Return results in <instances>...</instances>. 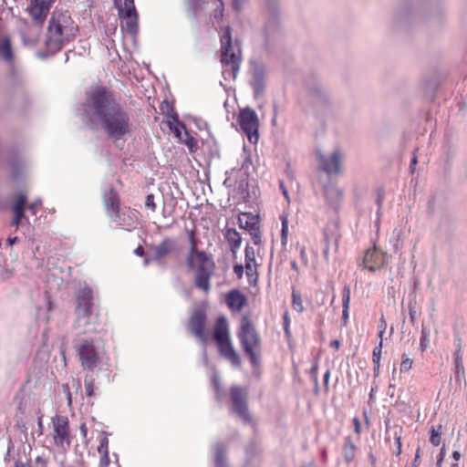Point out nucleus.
<instances>
[{
	"label": "nucleus",
	"instance_id": "obj_1",
	"mask_svg": "<svg viewBox=\"0 0 467 467\" xmlns=\"http://www.w3.org/2000/svg\"><path fill=\"white\" fill-rule=\"evenodd\" d=\"M83 120L91 128L101 129L114 142L126 140L131 133L129 111L103 87L93 88L83 104Z\"/></svg>",
	"mask_w": 467,
	"mask_h": 467
},
{
	"label": "nucleus",
	"instance_id": "obj_2",
	"mask_svg": "<svg viewBox=\"0 0 467 467\" xmlns=\"http://www.w3.org/2000/svg\"><path fill=\"white\" fill-rule=\"evenodd\" d=\"M78 26L67 12L55 11L49 20L46 47L48 52L54 54L70 42L76 36Z\"/></svg>",
	"mask_w": 467,
	"mask_h": 467
},
{
	"label": "nucleus",
	"instance_id": "obj_3",
	"mask_svg": "<svg viewBox=\"0 0 467 467\" xmlns=\"http://www.w3.org/2000/svg\"><path fill=\"white\" fill-rule=\"evenodd\" d=\"M191 248L186 259L189 269L196 267L195 286L205 293L211 289L210 279L215 267V264L211 256L203 251L196 249L195 242L192 236L190 238Z\"/></svg>",
	"mask_w": 467,
	"mask_h": 467
},
{
	"label": "nucleus",
	"instance_id": "obj_4",
	"mask_svg": "<svg viewBox=\"0 0 467 467\" xmlns=\"http://www.w3.org/2000/svg\"><path fill=\"white\" fill-rule=\"evenodd\" d=\"M53 2L54 0H30L27 10L32 17L33 24L29 26L26 21L23 20L24 26L20 29V35L25 45H34L39 39L43 25Z\"/></svg>",
	"mask_w": 467,
	"mask_h": 467
},
{
	"label": "nucleus",
	"instance_id": "obj_5",
	"mask_svg": "<svg viewBox=\"0 0 467 467\" xmlns=\"http://www.w3.org/2000/svg\"><path fill=\"white\" fill-rule=\"evenodd\" d=\"M242 61L241 47L238 42L233 43L231 27L225 26L221 36L222 75L225 81L234 80Z\"/></svg>",
	"mask_w": 467,
	"mask_h": 467
},
{
	"label": "nucleus",
	"instance_id": "obj_6",
	"mask_svg": "<svg viewBox=\"0 0 467 467\" xmlns=\"http://www.w3.org/2000/svg\"><path fill=\"white\" fill-rule=\"evenodd\" d=\"M237 337L244 352L249 358L252 367L258 368L261 364V339L248 317H242Z\"/></svg>",
	"mask_w": 467,
	"mask_h": 467
},
{
	"label": "nucleus",
	"instance_id": "obj_7",
	"mask_svg": "<svg viewBox=\"0 0 467 467\" xmlns=\"http://www.w3.org/2000/svg\"><path fill=\"white\" fill-rule=\"evenodd\" d=\"M74 348L84 370L93 371L106 358L104 348L94 339L78 338L75 341Z\"/></svg>",
	"mask_w": 467,
	"mask_h": 467
},
{
	"label": "nucleus",
	"instance_id": "obj_8",
	"mask_svg": "<svg viewBox=\"0 0 467 467\" xmlns=\"http://www.w3.org/2000/svg\"><path fill=\"white\" fill-rule=\"evenodd\" d=\"M213 338L221 357L227 359L234 368H239L241 366V358L239 353L234 348L231 340L228 322L226 317L223 316L219 317L216 320Z\"/></svg>",
	"mask_w": 467,
	"mask_h": 467
},
{
	"label": "nucleus",
	"instance_id": "obj_9",
	"mask_svg": "<svg viewBox=\"0 0 467 467\" xmlns=\"http://www.w3.org/2000/svg\"><path fill=\"white\" fill-rule=\"evenodd\" d=\"M240 130L246 135L248 140L255 144L258 141L259 119L256 112L251 108L240 110L237 118Z\"/></svg>",
	"mask_w": 467,
	"mask_h": 467
},
{
	"label": "nucleus",
	"instance_id": "obj_10",
	"mask_svg": "<svg viewBox=\"0 0 467 467\" xmlns=\"http://www.w3.org/2000/svg\"><path fill=\"white\" fill-rule=\"evenodd\" d=\"M52 429L54 444L62 450H67L71 445L68 419L66 416H54L52 418Z\"/></svg>",
	"mask_w": 467,
	"mask_h": 467
},
{
	"label": "nucleus",
	"instance_id": "obj_11",
	"mask_svg": "<svg viewBox=\"0 0 467 467\" xmlns=\"http://www.w3.org/2000/svg\"><path fill=\"white\" fill-rule=\"evenodd\" d=\"M119 16L121 19V29L134 36L138 32V13L134 0H124L123 6H119Z\"/></svg>",
	"mask_w": 467,
	"mask_h": 467
},
{
	"label": "nucleus",
	"instance_id": "obj_12",
	"mask_svg": "<svg viewBox=\"0 0 467 467\" xmlns=\"http://www.w3.org/2000/svg\"><path fill=\"white\" fill-rule=\"evenodd\" d=\"M232 411L237 414L244 421L250 422L251 417L247 408V391L239 386L231 388Z\"/></svg>",
	"mask_w": 467,
	"mask_h": 467
},
{
	"label": "nucleus",
	"instance_id": "obj_13",
	"mask_svg": "<svg viewBox=\"0 0 467 467\" xmlns=\"http://www.w3.org/2000/svg\"><path fill=\"white\" fill-rule=\"evenodd\" d=\"M104 202L109 216L112 221L117 222L119 225L130 230V227L135 226V222L126 223L125 219H121V214L119 209V197L115 190L110 187L109 192H104Z\"/></svg>",
	"mask_w": 467,
	"mask_h": 467
},
{
	"label": "nucleus",
	"instance_id": "obj_14",
	"mask_svg": "<svg viewBox=\"0 0 467 467\" xmlns=\"http://www.w3.org/2000/svg\"><path fill=\"white\" fill-rule=\"evenodd\" d=\"M206 324V314L203 310H195L189 320L188 327L191 333L202 344L205 345L208 337L204 335Z\"/></svg>",
	"mask_w": 467,
	"mask_h": 467
},
{
	"label": "nucleus",
	"instance_id": "obj_15",
	"mask_svg": "<svg viewBox=\"0 0 467 467\" xmlns=\"http://www.w3.org/2000/svg\"><path fill=\"white\" fill-rule=\"evenodd\" d=\"M251 86L254 89V96L259 97L264 93L266 85L265 66L259 62H253L251 65Z\"/></svg>",
	"mask_w": 467,
	"mask_h": 467
},
{
	"label": "nucleus",
	"instance_id": "obj_16",
	"mask_svg": "<svg viewBox=\"0 0 467 467\" xmlns=\"http://www.w3.org/2000/svg\"><path fill=\"white\" fill-rule=\"evenodd\" d=\"M307 93L311 102L318 107H327L330 104V97L327 89L319 81H315L307 86Z\"/></svg>",
	"mask_w": 467,
	"mask_h": 467
},
{
	"label": "nucleus",
	"instance_id": "obj_17",
	"mask_svg": "<svg viewBox=\"0 0 467 467\" xmlns=\"http://www.w3.org/2000/svg\"><path fill=\"white\" fill-rule=\"evenodd\" d=\"M318 157L322 169L327 174H338L340 172L343 154L339 150H335L328 157L321 153L318 154Z\"/></svg>",
	"mask_w": 467,
	"mask_h": 467
},
{
	"label": "nucleus",
	"instance_id": "obj_18",
	"mask_svg": "<svg viewBox=\"0 0 467 467\" xmlns=\"http://www.w3.org/2000/svg\"><path fill=\"white\" fill-rule=\"evenodd\" d=\"M362 263L365 268L371 272H375L386 264V255L374 247L367 250Z\"/></svg>",
	"mask_w": 467,
	"mask_h": 467
},
{
	"label": "nucleus",
	"instance_id": "obj_19",
	"mask_svg": "<svg viewBox=\"0 0 467 467\" xmlns=\"http://www.w3.org/2000/svg\"><path fill=\"white\" fill-rule=\"evenodd\" d=\"M93 307V290L87 284L80 285L76 292V309L90 310Z\"/></svg>",
	"mask_w": 467,
	"mask_h": 467
},
{
	"label": "nucleus",
	"instance_id": "obj_20",
	"mask_svg": "<svg viewBox=\"0 0 467 467\" xmlns=\"http://www.w3.org/2000/svg\"><path fill=\"white\" fill-rule=\"evenodd\" d=\"M176 242L171 238H165L159 244L150 247L153 252L152 260L160 262L171 254L175 248Z\"/></svg>",
	"mask_w": 467,
	"mask_h": 467
},
{
	"label": "nucleus",
	"instance_id": "obj_21",
	"mask_svg": "<svg viewBox=\"0 0 467 467\" xmlns=\"http://www.w3.org/2000/svg\"><path fill=\"white\" fill-rule=\"evenodd\" d=\"M99 445L98 446V452L99 454V467H109L110 459L109 455V433L101 431L99 437Z\"/></svg>",
	"mask_w": 467,
	"mask_h": 467
},
{
	"label": "nucleus",
	"instance_id": "obj_22",
	"mask_svg": "<svg viewBox=\"0 0 467 467\" xmlns=\"http://www.w3.org/2000/svg\"><path fill=\"white\" fill-rule=\"evenodd\" d=\"M26 202V196L24 193H20L12 206V211L15 214L14 219L11 222V225L18 227L22 219L25 218V205Z\"/></svg>",
	"mask_w": 467,
	"mask_h": 467
},
{
	"label": "nucleus",
	"instance_id": "obj_23",
	"mask_svg": "<svg viewBox=\"0 0 467 467\" xmlns=\"http://www.w3.org/2000/svg\"><path fill=\"white\" fill-rule=\"evenodd\" d=\"M226 304L230 309L240 311L246 304V298L240 291L232 290L226 296Z\"/></svg>",
	"mask_w": 467,
	"mask_h": 467
},
{
	"label": "nucleus",
	"instance_id": "obj_24",
	"mask_svg": "<svg viewBox=\"0 0 467 467\" xmlns=\"http://www.w3.org/2000/svg\"><path fill=\"white\" fill-rule=\"evenodd\" d=\"M268 10H269V17L265 23L264 26V31L265 34V36L268 37L274 33H275L278 29V19L275 14V6L274 4L269 3L268 4Z\"/></svg>",
	"mask_w": 467,
	"mask_h": 467
},
{
	"label": "nucleus",
	"instance_id": "obj_25",
	"mask_svg": "<svg viewBox=\"0 0 467 467\" xmlns=\"http://www.w3.org/2000/svg\"><path fill=\"white\" fill-rule=\"evenodd\" d=\"M239 226L248 232L255 231L259 228L258 216L252 213H242L238 217Z\"/></svg>",
	"mask_w": 467,
	"mask_h": 467
},
{
	"label": "nucleus",
	"instance_id": "obj_26",
	"mask_svg": "<svg viewBox=\"0 0 467 467\" xmlns=\"http://www.w3.org/2000/svg\"><path fill=\"white\" fill-rule=\"evenodd\" d=\"M325 196L327 203L336 209L343 197V191L334 185L326 186Z\"/></svg>",
	"mask_w": 467,
	"mask_h": 467
},
{
	"label": "nucleus",
	"instance_id": "obj_27",
	"mask_svg": "<svg viewBox=\"0 0 467 467\" xmlns=\"http://www.w3.org/2000/svg\"><path fill=\"white\" fill-rule=\"evenodd\" d=\"M76 312V321L75 327L78 329H82L84 332H87V327L90 324L92 311L90 310H75Z\"/></svg>",
	"mask_w": 467,
	"mask_h": 467
},
{
	"label": "nucleus",
	"instance_id": "obj_28",
	"mask_svg": "<svg viewBox=\"0 0 467 467\" xmlns=\"http://www.w3.org/2000/svg\"><path fill=\"white\" fill-rule=\"evenodd\" d=\"M225 239L230 245L232 253L235 255L242 243L239 233L235 229H228L225 234Z\"/></svg>",
	"mask_w": 467,
	"mask_h": 467
},
{
	"label": "nucleus",
	"instance_id": "obj_29",
	"mask_svg": "<svg viewBox=\"0 0 467 467\" xmlns=\"http://www.w3.org/2000/svg\"><path fill=\"white\" fill-rule=\"evenodd\" d=\"M350 306V288L346 285L342 291V325L347 326L349 315Z\"/></svg>",
	"mask_w": 467,
	"mask_h": 467
},
{
	"label": "nucleus",
	"instance_id": "obj_30",
	"mask_svg": "<svg viewBox=\"0 0 467 467\" xmlns=\"http://www.w3.org/2000/svg\"><path fill=\"white\" fill-rule=\"evenodd\" d=\"M214 464L215 467H228L226 462V448L221 442H217L214 446Z\"/></svg>",
	"mask_w": 467,
	"mask_h": 467
},
{
	"label": "nucleus",
	"instance_id": "obj_31",
	"mask_svg": "<svg viewBox=\"0 0 467 467\" xmlns=\"http://www.w3.org/2000/svg\"><path fill=\"white\" fill-rule=\"evenodd\" d=\"M0 58L9 64L13 61V51L8 38L0 41Z\"/></svg>",
	"mask_w": 467,
	"mask_h": 467
},
{
	"label": "nucleus",
	"instance_id": "obj_32",
	"mask_svg": "<svg viewBox=\"0 0 467 467\" xmlns=\"http://www.w3.org/2000/svg\"><path fill=\"white\" fill-rule=\"evenodd\" d=\"M205 0H184L186 11L190 16L196 17L198 13L202 10Z\"/></svg>",
	"mask_w": 467,
	"mask_h": 467
},
{
	"label": "nucleus",
	"instance_id": "obj_33",
	"mask_svg": "<svg viewBox=\"0 0 467 467\" xmlns=\"http://www.w3.org/2000/svg\"><path fill=\"white\" fill-rule=\"evenodd\" d=\"M207 3L213 6L214 19L218 22L222 21L224 10L223 0H208Z\"/></svg>",
	"mask_w": 467,
	"mask_h": 467
},
{
	"label": "nucleus",
	"instance_id": "obj_34",
	"mask_svg": "<svg viewBox=\"0 0 467 467\" xmlns=\"http://www.w3.org/2000/svg\"><path fill=\"white\" fill-rule=\"evenodd\" d=\"M211 380H212V385H213V391L215 394V398L217 400H221L223 398V388H222V385L220 382V378H219V375L217 374V372L214 371L213 373Z\"/></svg>",
	"mask_w": 467,
	"mask_h": 467
},
{
	"label": "nucleus",
	"instance_id": "obj_35",
	"mask_svg": "<svg viewBox=\"0 0 467 467\" xmlns=\"http://www.w3.org/2000/svg\"><path fill=\"white\" fill-rule=\"evenodd\" d=\"M454 376L455 380L459 384L465 381V370L462 361H454Z\"/></svg>",
	"mask_w": 467,
	"mask_h": 467
},
{
	"label": "nucleus",
	"instance_id": "obj_36",
	"mask_svg": "<svg viewBox=\"0 0 467 467\" xmlns=\"http://www.w3.org/2000/svg\"><path fill=\"white\" fill-rule=\"evenodd\" d=\"M431 331L425 326L421 327V335L420 339V348L424 352L430 345Z\"/></svg>",
	"mask_w": 467,
	"mask_h": 467
},
{
	"label": "nucleus",
	"instance_id": "obj_37",
	"mask_svg": "<svg viewBox=\"0 0 467 467\" xmlns=\"http://www.w3.org/2000/svg\"><path fill=\"white\" fill-rule=\"evenodd\" d=\"M355 457V445L350 438L346 439L345 443V459L347 462H351Z\"/></svg>",
	"mask_w": 467,
	"mask_h": 467
},
{
	"label": "nucleus",
	"instance_id": "obj_38",
	"mask_svg": "<svg viewBox=\"0 0 467 467\" xmlns=\"http://www.w3.org/2000/svg\"><path fill=\"white\" fill-rule=\"evenodd\" d=\"M441 430V425H439L437 428L431 429L430 441L433 446H439L441 444V436L442 433Z\"/></svg>",
	"mask_w": 467,
	"mask_h": 467
},
{
	"label": "nucleus",
	"instance_id": "obj_39",
	"mask_svg": "<svg viewBox=\"0 0 467 467\" xmlns=\"http://www.w3.org/2000/svg\"><path fill=\"white\" fill-rule=\"evenodd\" d=\"M292 306H293V308L297 311L298 313H301L304 311V306H303V302H302V299H301V296L296 293L295 291H293L292 293Z\"/></svg>",
	"mask_w": 467,
	"mask_h": 467
},
{
	"label": "nucleus",
	"instance_id": "obj_40",
	"mask_svg": "<svg viewBox=\"0 0 467 467\" xmlns=\"http://www.w3.org/2000/svg\"><path fill=\"white\" fill-rule=\"evenodd\" d=\"M244 253H245V258H244L245 264L256 265L254 249L250 245H246Z\"/></svg>",
	"mask_w": 467,
	"mask_h": 467
},
{
	"label": "nucleus",
	"instance_id": "obj_41",
	"mask_svg": "<svg viewBox=\"0 0 467 467\" xmlns=\"http://www.w3.org/2000/svg\"><path fill=\"white\" fill-rule=\"evenodd\" d=\"M413 360L409 358L406 354H403L401 357V363H400V371L406 372L410 370L412 367Z\"/></svg>",
	"mask_w": 467,
	"mask_h": 467
},
{
	"label": "nucleus",
	"instance_id": "obj_42",
	"mask_svg": "<svg viewBox=\"0 0 467 467\" xmlns=\"http://www.w3.org/2000/svg\"><path fill=\"white\" fill-rule=\"evenodd\" d=\"M85 393L88 397H92L94 394V379L91 377L85 378Z\"/></svg>",
	"mask_w": 467,
	"mask_h": 467
},
{
	"label": "nucleus",
	"instance_id": "obj_43",
	"mask_svg": "<svg viewBox=\"0 0 467 467\" xmlns=\"http://www.w3.org/2000/svg\"><path fill=\"white\" fill-rule=\"evenodd\" d=\"M381 350H382V340H380L373 349V363L379 367V362L381 358Z\"/></svg>",
	"mask_w": 467,
	"mask_h": 467
},
{
	"label": "nucleus",
	"instance_id": "obj_44",
	"mask_svg": "<svg viewBox=\"0 0 467 467\" xmlns=\"http://www.w3.org/2000/svg\"><path fill=\"white\" fill-rule=\"evenodd\" d=\"M181 140L188 146L190 150H193V148L196 146V140L193 137H192L187 131L183 133V137L181 139Z\"/></svg>",
	"mask_w": 467,
	"mask_h": 467
},
{
	"label": "nucleus",
	"instance_id": "obj_45",
	"mask_svg": "<svg viewBox=\"0 0 467 467\" xmlns=\"http://www.w3.org/2000/svg\"><path fill=\"white\" fill-rule=\"evenodd\" d=\"M171 130L180 140L183 137V133L186 131L184 124L180 121H178L174 127L171 126Z\"/></svg>",
	"mask_w": 467,
	"mask_h": 467
},
{
	"label": "nucleus",
	"instance_id": "obj_46",
	"mask_svg": "<svg viewBox=\"0 0 467 467\" xmlns=\"http://www.w3.org/2000/svg\"><path fill=\"white\" fill-rule=\"evenodd\" d=\"M256 265H257L245 264V272L250 283H252L254 277V280H256Z\"/></svg>",
	"mask_w": 467,
	"mask_h": 467
},
{
	"label": "nucleus",
	"instance_id": "obj_47",
	"mask_svg": "<svg viewBox=\"0 0 467 467\" xmlns=\"http://www.w3.org/2000/svg\"><path fill=\"white\" fill-rule=\"evenodd\" d=\"M42 207V200L40 198L36 199L30 204H28L27 209L33 214L36 215L39 209Z\"/></svg>",
	"mask_w": 467,
	"mask_h": 467
},
{
	"label": "nucleus",
	"instance_id": "obj_48",
	"mask_svg": "<svg viewBox=\"0 0 467 467\" xmlns=\"http://www.w3.org/2000/svg\"><path fill=\"white\" fill-rule=\"evenodd\" d=\"M251 237H252V240H253V243L255 244V245H258L261 244V233H260V229L257 228L255 229V231H251L249 232Z\"/></svg>",
	"mask_w": 467,
	"mask_h": 467
},
{
	"label": "nucleus",
	"instance_id": "obj_49",
	"mask_svg": "<svg viewBox=\"0 0 467 467\" xmlns=\"http://www.w3.org/2000/svg\"><path fill=\"white\" fill-rule=\"evenodd\" d=\"M395 444H396V456H400L401 453V435L398 432L394 433Z\"/></svg>",
	"mask_w": 467,
	"mask_h": 467
},
{
	"label": "nucleus",
	"instance_id": "obj_50",
	"mask_svg": "<svg viewBox=\"0 0 467 467\" xmlns=\"http://www.w3.org/2000/svg\"><path fill=\"white\" fill-rule=\"evenodd\" d=\"M145 206L147 208L151 209L152 211H155L156 205L154 202V195L153 194H148L145 200Z\"/></svg>",
	"mask_w": 467,
	"mask_h": 467
},
{
	"label": "nucleus",
	"instance_id": "obj_51",
	"mask_svg": "<svg viewBox=\"0 0 467 467\" xmlns=\"http://www.w3.org/2000/svg\"><path fill=\"white\" fill-rule=\"evenodd\" d=\"M62 389L67 397V404L70 405L72 403V394H71L70 388H69L68 384H63Z\"/></svg>",
	"mask_w": 467,
	"mask_h": 467
},
{
	"label": "nucleus",
	"instance_id": "obj_52",
	"mask_svg": "<svg viewBox=\"0 0 467 467\" xmlns=\"http://www.w3.org/2000/svg\"><path fill=\"white\" fill-rule=\"evenodd\" d=\"M248 0H233L232 5L233 8L235 11H240L244 7V5L246 4Z\"/></svg>",
	"mask_w": 467,
	"mask_h": 467
},
{
	"label": "nucleus",
	"instance_id": "obj_53",
	"mask_svg": "<svg viewBox=\"0 0 467 467\" xmlns=\"http://www.w3.org/2000/svg\"><path fill=\"white\" fill-rule=\"evenodd\" d=\"M244 162L242 163V168L246 169L251 164V159H250L249 155L246 153L245 147H244Z\"/></svg>",
	"mask_w": 467,
	"mask_h": 467
},
{
	"label": "nucleus",
	"instance_id": "obj_54",
	"mask_svg": "<svg viewBox=\"0 0 467 467\" xmlns=\"http://www.w3.org/2000/svg\"><path fill=\"white\" fill-rule=\"evenodd\" d=\"M234 272L239 279L242 278L244 275V266L242 265H235L234 266Z\"/></svg>",
	"mask_w": 467,
	"mask_h": 467
},
{
	"label": "nucleus",
	"instance_id": "obj_55",
	"mask_svg": "<svg viewBox=\"0 0 467 467\" xmlns=\"http://www.w3.org/2000/svg\"><path fill=\"white\" fill-rule=\"evenodd\" d=\"M453 358H454V361H462L463 360V357H462V347L456 348V350L453 353Z\"/></svg>",
	"mask_w": 467,
	"mask_h": 467
},
{
	"label": "nucleus",
	"instance_id": "obj_56",
	"mask_svg": "<svg viewBox=\"0 0 467 467\" xmlns=\"http://www.w3.org/2000/svg\"><path fill=\"white\" fill-rule=\"evenodd\" d=\"M353 423H354L355 432L359 434L361 431V423H360V420H358V418L355 417L353 419Z\"/></svg>",
	"mask_w": 467,
	"mask_h": 467
},
{
	"label": "nucleus",
	"instance_id": "obj_57",
	"mask_svg": "<svg viewBox=\"0 0 467 467\" xmlns=\"http://www.w3.org/2000/svg\"><path fill=\"white\" fill-rule=\"evenodd\" d=\"M445 457V449L441 448L440 454L437 457V467H441V463Z\"/></svg>",
	"mask_w": 467,
	"mask_h": 467
},
{
	"label": "nucleus",
	"instance_id": "obj_58",
	"mask_svg": "<svg viewBox=\"0 0 467 467\" xmlns=\"http://www.w3.org/2000/svg\"><path fill=\"white\" fill-rule=\"evenodd\" d=\"M409 312H410V317L411 319L412 322H414L415 318H416V308L414 306H412L411 304H410L409 306Z\"/></svg>",
	"mask_w": 467,
	"mask_h": 467
},
{
	"label": "nucleus",
	"instance_id": "obj_59",
	"mask_svg": "<svg viewBox=\"0 0 467 467\" xmlns=\"http://www.w3.org/2000/svg\"><path fill=\"white\" fill-rule=\"evenodd\" d=\"M325 241L327 243L326 247L324 248L323 254L327 261H328V253H329V246H328V236H325Z\"/></svg>",
	"mask_w": 467,
	"mask_h": 467
},
{
	"label": "nucleus",
	"instance_id": "obj_60",
	"mask_svg": "<svg viewBox=\"0 0 467 467\" xmlns=\"http://www.w3.org/2000/svg\"><path fill=\"white\" fill-rule=\"evenodd\" d=\"M281 222H282V229H288V219L287 215L282 214L280 216Z\"/></svg>",
	"mask_w": 467,
	"mask_h": 467
},
{
	"label": "nucleus",
	"instance_id": "obj_61",
	"mask_svg": "<svg viewBox=\"0 0 467 467\" xmlns=\"http://www.w3.org/2000/svg\"><path fill=\"white\" fill-rule=\"evenodd\" d=\"M244 467H259V461L249 459Z\"/></svg>",
	"mask_w": 467,
	"mask_h": 467
},
{
	"label": "nucleus",
	"instance_id": "obj_62",
	"mask_svg": "<svg viewBox=\"0 0 467 467\" xmlns=\"http://www.w3.org/2000/svg\"><path fill=\"white\" fill-rule=\"evenodd\" d=\"M280 189L282 190V192L286 199L287 202H289V194L287 189L285 187V184L283 182H280Z\"/></svg>",
	"mask_w": 467,
	"mask_h": 467
},
{
	"label": "nucleus",
	"instance_id": "obj_63",
	"mask_svg": "<svg viewBox=\"0 0 467 467\" xmlns=\"http://www.w3.org/2000/svg\"><path fill=\"white\" fill-rule=\"evenodd\" d=\"M386 327H387V324H386L385 319L382 317L379 322L378 328H379V330L385 331Z\"/></svg>",
	"mask_w": 467,
	"mask_h": 467
},
{
	"label": "nucleus",
	"instance_id": "obj_64",
	"mask_svg": "<svg viewBox=\"0 0 467 467\" xmlns=\"http://www.w3.org/2000/svg\"><path fill=\"white\" fill-rule=\"evenodd\" d=\"M36 467H46V462L41 457L36 458Z\"/></svg>",
	"mask_w": 467,
	"mask_h": 467
}]
</instances>
